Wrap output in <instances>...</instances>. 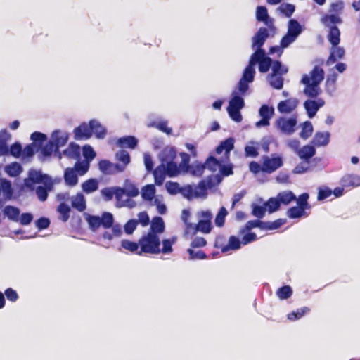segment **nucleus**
Returning a JSON list of instances; mask_svg holds the SVG:
<instances>
[{
	"mask_svg": "<svg viewBox=\"0 0 360 360\" xmlns=\"http://www.w3.org/2000/svg\"><path fill=\"white\" fill-rule=\"evenodd\" d=\"M39 152V149L34 144L29 143L22 148L21 157L23 160L32 158L35 153Z\"/></svg>",
	"mask_w": 360,
	"mask_h": 360,
	"instance_id": "nucleus-64",
	"label": "nucleus"
},
{
	"mask_svg": "<svg viewBox=\"0 0 360 360\" xmlns=\"http://www.w3.org/2000/svg\"><path fill=\"white\" fill-rule=\"evenodd\" d=\"M155 187L153 184H147L141 189V197L144 200L151 201L155 195Z\"/></svg>",
	"mask_w": 360,
	"mask_h": 360,
	"instance_id": "nucleus-43",
	"label": "nucleus"
},
{
	"mask_svg": "<svg viewBox=\"0 0 360 360\" xmlns=\"http://www.w3.org/2000/svg\"><path fill=\"white\" fill-rule=\"evenodd\" d=\"M117 188H118V186L104 188L101 191V195L105 201L111 200L114 195L115 197V199L117 201H120L121 200L120 196H119V197L117 196L118 195Z\"/></svg>",
	"mask_w": 360,
	"mask_h": 360,
	"instance_id": "nucleus-32",
	"label": "nucleus"
},
{
	"mask_svg": "<svg viewBox=\"0 0 360 360\" xmlns=\"http://www.w3.org/2000/svg\"><path fill=\"white\" fill-rule=\"evenodd\" d=\"M78 174L72 167H68L64 172V181L67 186L73 187L78 184Z\"/></svg>",
	"mask_w": 360,
	"mask_h": 360,
	"instance_id": "nucleus-22",
	"label": "nucleus"
},
{
	"mask_svg": "<svg viewBox=\"0 0 360 360\" xmlns=\"http://www.w3.org/2000/svg\"><path fill=\"white\" fill-rule=\"evenodd\" d=\"M63 156L71 159H78L80 157V147L75 143H70L68 147L63 151Z\"/></svg>",
	"mask_w": 360,
	"mask_h": 360,
	"instance_id": "nucleus-28",
	"label": "nucleus"
},
{
	"mask_svg": "<svg viewBox=\"0 0 360 360\" xmlns=\"http://www.w3.org/2000/svg\"><path fill=\"white\" fill-rule=\"evenodd\" d=\"M249 144L250 145H247L244 148L245 155L246 157H250V158L257 157L259 155V153H258L259 143L254 141H250L249 142Z\"/></svg>",
	"mask_w": 360,
	"mask_h": 360,
	"instance_id": "nucleus-47",
	"label": "nucleus"
},
{
	"mask_svg": "<svg viewBox=\"0 0 360 360\" xmlns=\"http://www.w3.org/2000/svg\"><path fill=\"white\" fill-rule=\"evenodd\" d=\"M313 125L310 121H305L302 124V130L300 133V137L304 140L309 138L313 133Z\"/></svg>",
	"mask_w": 360,
	"mask_h": 360,
	"instance_id": "nucleus-51",
	"label": "nucleus"
},
{
	"mask_svg": "<svg viewBox=\"0 0 360 360\" xmlns=\"http://www.w3.org/2000/svg\"><path fill=\"white\" fill-rule=\"evenodd\" d=\"M117 191V196H120L121 199L124 195H127L129 198H134L139 194L138 187L129 179H126L124 181L123 187L118 186Z\"/></svg>",
	"mask_w": 360,
	"mask_h": 360,
	"instance_id": "nucleus-9",
	"label": "nucleus"
},
{
	"mask_svg": "<svg viewBox=\"0 0 360 360\" xmlns=\"http://www.w3.org/2000/svg\"><path fill=\"white\" fill-rule=\"evenodd\" d=\"M286 222L285 219H278L274 221H264L262 230H276Z\"/></svg>",
	"mask_w": 360,
	"mask_h": 360,
	"instance_id": "nucleus-59",
	"label": "nucleus"
},
{
	"mask_svg": "<svg viewBox=\"0 0 360 360\" xmlns=\"http://www.w3.org/2000/svg\"><path fill=\"white\" fill-rule=\"evenodd\" d=\"M292 295V289L290 285H283L276 291V295L280 300H287Z\"/></svg>",
	"mask_w": 360,
	"mask_h": 360,
	"instance_id": "nucleus-63",
	"label": "nucleus"
},
{
	"mask_svg": "<svg viewBox=\"0 0 360 360\" xmlns=\"http://www.w3.org/2000/svg\"><path fill=\"white\" fill-rule=\"evenodd\" d=\"M4 171L9 176L16 177L22 173V167L20 163L13 162L6 165Z\"/></svg>",
	"mask_w": 360,
	"mask_h": 360,
	"instance_id": "nucleus-31",
	"label": "nucleus"
},
{
	"mask_svg": "<svg viewBox=\"0 0 360 360\" xmlns=\"http://www.w3.org/2000/svg\"><path fill=\"white\" fill-rule=\"evenodd\" d=\"M298 101L296 98H289L281 101L277 105L278 112L283 114H290L297 108Z\"/></svg>",
	"mask_w": 360,
	"mask_h": 360,
	"instance_id": "nucleus-14",
	"label": "nucleus"
},
{
	"mask_svg": "<svg viewBox=\"0 0 360 360\" xmlns=\"http://www.w3.org/2000/svg\"><path fill=\"white\" fill-rule=\"evenodd\" d=\"M74 139L77 141L87 140L92 136L91 120L89 123L82 122L73 130Z\"/></svg>",
	"mask_w": 360,
	"mask_h": 360,
	"instance_id": "nucleus-10",
	"label": "nucleus"
},
{
	"mask_svg": "<svg viewBox=\"0 0 360 360\" xmlns=\"http://www.w3.org/2000/svg\"><path fill=\"white\" fill-rule=\"evenodd\" d=\"M259 115L261 117L270 120L274 115V108L263 104L259 109Z\"/></svg>",
	"mask_w": 360,
	"mask_h": 360,
	"instance_id": "nucleus-58",
	"label": "nucleus"
},
{
	"mask_svg": "<svg viewBox=\"0 0 360 360\" xmlns=\"http://www.w3.org/2000/svg\"><path fill=\"white\" fill-rule=\"evenodd\" d=\"M330 133L328 131H318L315 134L311 143L317 147L326 146L330 142Z\"/></svg>",
	"mask_w": 360,
	"mask_h": 360,
	"instance_id": "nucleus-20",
	"label": "nucleus"
},
{
	"mask_svg": "<svg viewBox=\"0 0 360 360\" xmlns=\"http://www.w3.org/2000/svg\"><path fill=\"white\" fill-rule=\"evenodd\" d=\"M205 169L203 163L195 162L191 165L188 173L193 176L200 177L204 173Z\"/></svg>",
	"mask_w": 360,
	"mask_h": 360,
	"instance_id": "nucleus-50",
	"label": "nucleus"
},
{
	"mask_svg": "<svg viewBox=\"0 0 360 360\" xmlns=\"http://www.w3.org/2000/svg\"><path fill=\"white\" fill-rule=\"evenodd\" d=\"M117 146L120 148L134 149L138 145V139L134 136H125L117 140Z\"/></svg>",
	"mask_w": 360,
	"mask_h": 360,
	"instance_id": "nucleus-19",
	"label": "nucleus"
},
{
	"mask_svg": "<svg viewBox=\"0 0 360 360\" xmlns=\"http://www.w3.org/2000/svg\"><path fill=\"white\" fill-rule=\"evenodd\" d=\"M264 205L269 213H273L280 208L281 203L276 196V198H270L264 203Z\"/></svg>",
	"mask_w": 360,
	"mask_h": 360,
	"instance_id": "nucleus-62",
	"label": "nucleus"
},
{
	"mask_svg": "<svg viewBox=\"0 0 360 360\" xmlns=\"http://www.w3.org/2000/svg\"><path fill=\"white\" fill-rule=\"evenodd\" d=\"M165 229V225L163 219L161 217H155L152 219L148 233L158 236V234L162 233Z\"/></svg>",
	"mask_w": 360,
	"mask_h": 360,
	"instance_id": "nucleus-23",
	"label": "nucleus"
},
{
	"mask_svg": "<svg viewBox=\"0 0 360 360\" xmlns=\"http://www.w3.org/2000/svg\"><path fill=\"white\" fill-rule=\"evenodd\" d=\"M305 213V210L299 207L293 206L289 208L287 211V216L290 219H299L302 217Z\"/></svg>",
	"mask_w": 360,
	"mask_h": 360,
	"instance_id": "nucleus-60",
	"label": "nucleus"
},
{
	"mask_svg": "<svg viewBox=\"0 0 360 360\" xmlns=\"http://www.w3.org/2000/svg\"><path fill=\"white\" fill-rule=\"evenodd\" d=\"M3 214L9 220L18 222L19 221L20 210L13 205H6L3 209Z\"/></svg>",
	"mask_w": 360,
	"mask_h": 360,
	"instance_id": "nucleus-25",
	"label": "nucleus"
},
{
	"mask_svg": "<svg viewBox=\"0 0 360 360\" xmlns=\"http://www.w3.org/2000/svg\"><path fill=\"white\" fill-rule=\"evenodd\" d=\"M71 205L79 212H83L86 208V200L84 195L81 193L72 196L71 199Z\"/></svg>",
	"mask_w": 360,
	"mask_h": 360,
	"instance_id": "nucleus-26",
	"label": "nucleus"
},
{
	"mask_svg": "<svg viewBox=\"0 0 360 360\" xmlns=\"http://www.w3.org/2000/svg\"><path fill=\"white\" fill-rule=\"evenodd\" d=\"M321 22L325 26L330 27L333 25H335L337 23H341L342 19L337 13L328 14L324 15L321 18Z\"/></svg>",
	"mask_w": 360,
	"mask_h": 360,
	"instance_id": "nucleus-44",
	"label": "nucleus"
},
{
	"mask_svg": "<svg viewBox=\"0 0 360 360\" xmlns=\"http://www.w3.org/2000/svg\"><path fill=\"white\" fill-rule=\"evenodd\" d=\"M269 36L267 28L260 27L252 37L251 48L254 52L248 62L257 65L258 70L261 73H266L271 67V58L267 56L265 49L262 48Z\"/></svg>",
	"mask_w": 360,
	"mask_h": 360,
	"instance_id": "nucleus-1",
	"label": "nucleus"
},
{
	"mask_svg": "<svg viewBox=\"0 0 360 360\" xmlns=\"http://www.w3.org/2000/svg\"><path fill=\"white\" fill-rule=\"evenodd\" d=\"M344 48L338 46H332L330 49V55L326 61V65L330 66L334 64L338 60L342 59L345 56Z\"/></svg>",
	"mask_w": 360,
	"mask_h": 360,
	"instance_id": "nucleus-15",
	"label": "nucleus"
},
{
	"mask_svg": "<svg viewBox=\"0 0 360 360\" xmlns=\"http://www.w3.org/2000/svg\"><path fill=\"white\" fill-rule=\"evenodd\" d=\"M245 106L244 99L239 95L238 92L234 91L231 94V98L229 102V108L241 110Z\"/></svg>",
	"mask_w": 360,
	"mask_h": 360,
	"instance_id": "nucleus-30",
	"label": "nucleus"
},
{
	"mask_svg": "<svg viewBox=\"0 0 360 360\" xmlns=\"http://www.w3.org/2000/svg\"><path fill=\"white\" fill-rule=\"evenodd\" d=\"M176 157V150L174 147L167 146L159 153L158 158L161 164L174 161Z\"/></svg>",
	"mask_w": 360,
	"mask_h": 360,
	"instance_id": "nucleus-17",
	"label": "nucleus"
},
{
	"mask_svg": "<svg viewBox=\"0 0 360 360\" xmlns=\"http://www.w3.org/2000/svg\"><path fill=\"white\" fill-rule=\"evenodd\" d=\"M329 28L328 39L332 46H338L340 41V31L336 25H333Z\"/></svg>",
	"mask_w": 360,
	"mask_h": 360,
	"instance_id": "nucleus-37",
	"label": "nucleus"
},
{
	"mask_svg": "<svg viewBox=\"0 0 360 360\" xmlns=\"http://www.w3.org/2000/svg\"><path fill=\"white\" fill-rule=\"evenodd\" d=\"M275 127L282 134L290 136L296 131L297 119L296 115L290 117L281 116L275 121Z\"/></svg>",
	"mask_w": 360,
	"mask_h": 360,
	"instance_id": "nucleus-6",
	"label": "nucleus"
},
{
	"mask_svg": "<svg viewBox=\"0 0 360 360\" xmlns=\"http://www.w3.org/2000/svg\"><path fill=\"white\" fill-rule=\"evenodd\" d=\"M256 18L259 22H263L267 26L272 23L265 6H257L256 11Z\"/></svg>",
	"mask_w": 360,
	"mask_h": 360,
	"instance_id": "nucleus-36",
	"label": "nucleus"
},
{
	"mask_svg": "<svg viewBox=\"0 0 360 360\" xmlns=\"http://www.w3.org/2000/svg\"><path fill=\"white\" fill-rule=\"evenodd\" d=\"M235 140L232 137L226 139L225 140L220 142L219 146L216 148V153L221 154L224 151L225 159L229 160L230 153L234 148Z\"/></svg>",
	"mask_w": 360,
	"mask_h": 360,
	"instance_id": "nucleus-13",
	"label": "nucleus"
},
{
	"mask_svg": "<svg viewBox=\"0 0 360 360\" xmlns=\"http://www.w3.org/2000/svg\"><path fill=\"white\" fill-rule=\"evenodd\" d=\"M304 27L295 19H290L288 23L287 33L281 38V46L282 48H287L296 41L302 34Z\"/></svg>",
	"mask_w": 360,
	"mask_h": 360,
	"instance_id": "nucleus-4",
	"label": "nucleus"
},
{
	"mask_svg": "<svg viewBox=\"0 0 360 360\" xmlns=\"http://www.w3.org/2000/svg\"><path fill=\"white\" fill-rule=\"evenodd\" d=\"M162 169H163V165H158L153 171L155 184L157 186L162 185L165 179V176H167L166 172H165V171Z\"/></svg>",
	"mask_w": 360,
	"mask_h": 360,
	"instance_id": "nucleus-49",
	"label": "nucleus"
},
{
	"mask_svg": "<svg viewBox=\"0 0 360 360\" xmlns=\"http://www.w3.org/2000/svg\"><path fill=\"white\" fill-rule=\"evenodd\" d=\"M310 309L307 307H303L302 308H299L295 311H293L288 314V319L290 321H295L300 319L302 317L304 316V314L309 312Z\"/></svg>",
	"mask_w": 360,
	"mask_h": 360,
	"instance_id": "nucleus-52",
	"label": "nucleus"
},
{
	"mask_svg": "<svg viewBox=\"0 0 360 360\" xmlns=\"http://www.w3.org/2000/svg\"><path fill=\"white\" fill-rule=\"evenodd\" d=\"M338 75L335 72L329 74L326 81V91L330 96H333L336 91V81Z\"/></svg>",
	"mask_w": 360,
	"mask_h": 360,
	"instance_id": "nucleus-29",
	"label": "nucleus"
},
{
	"mask_svg": "<svg viewBox=\"0 0 360 360\" xmlns=\"http://www.w3.org/2000/svg\"><path fill=\"white\" fill-rule=\"evenodd\" d=\"M91 130L92 135L98 139H103L107 134V129L96 119L91 120Z\"/></svg>",
	"mask_w": 360,
	"mask_h": 360,
	"instance_id": "nucleus-16",
	"label": "nucleus"
},
{
	"mask_svg": "<svg viewBox=\"0 0 360 360\" xmlns=\"http://www.w3.org/2000/svg\"><path fill=\"white\" fill-rule=\"evenodd\" d=\"M241 240L239 239V238L231 236L229 237L228 244L226 245H224L221 248L222 252H226L229 250H236L240 248L241 247Z\"/></svg>",
	"mask_w": 360,
	"mask_h": 360,
	"instance_id": "nucleus-33",
	"label": "nucleus"
},
{
	"mask_svg": "<svg viewBox=\"0 0 360 360\" xmlns=\"http://www.w3.org/2000/svg\"><path fill=\"white\" fill-rule=\"evenodd\" d=\"M262 160V172L271 174L281 168L283 165V158L278 155H272L271 157L263 155Z\"/></svg>",
	"mask_w": 360,
	"mask_h": 360,
	"instance_id": "nucleus-7",
	"label": "nucleus"
},
{
	"mask_svg": "<svg viewBox=\"0 0 360 360\" xmlns=\"http://www.w3.org/2000/svg\"><path fill=\"white\" fill-rule=\"evenodd\" d=\"M267 80L269 85L275 89L280 90L283 87V77L282 75L270 73L267 76Z\"/></svg>",
	"mask_w": 360,
	"mask_h": 360,
	"instance_id": "nucleus-34",
	"label": "nucleus"
},
{
	"mask_svg": "<svg viewBox=\"0 0 360 360\" xmlns=\"http://www.w3.org/2000/svg\"><path fill=\"white\" fill-rule=\"evenodd\" d=\"M271 72L273 74L284 75L288 73V68L280 61V60H273L271 59Z\"/></svg>",
	"mask_w": 360,
	"mask_h": 360,
	"instance_id": "nucleus-39",
	"label": "nucleus"
},
{
	"mask_svg": "<svg viewBox=\"0 0 360 360\" xmlns=\"http://www.w3.org/2000/svg\"><path fill=\"white\" fill-rule=\"evenodd\" d=\"M212 226L211 221H204L200 219L196 225H193L192 229L194 230V233L200 231L204 233H209L212 230Z\"/></svg>",
	"mask_w": 360,
	"mask_h": 360,
	"instance_id": "nucleus-48",
	"label": "nucleus"
},
{
	"mask_svg": "<svg viewBox=\"0 0 360 360\" xmlns=\"http://www.w3.org/2000/svg\"><path fill=\"white\" fill-rule=\"evenodd\" d=\"M84 219L88 223L89 228L92 231H96L101 226L100 217L88 213L84 214Z\"/></svg>",
	"mask_w": 360,
	"mask_h": 360,
	"instance_id": "nucleus-38",
	"label": "nucleus"
},
{
	"mask_svg": "<svg viewBox=\"0 0 360 360\" xmlns=\"http://www.w3.org/2000/svg\"><path fill=\"white\" fill-rule=\"evenodd\" d=\"M82 189L86 194L95 192L98 189V181L96 179H89L82 184Z\"/></svg>",
	"mask_w": 360,
	"mask_h": 360,
	"instance_id": "nucleus-35",
	"label": "nucleus"
},
{
	"mask_svg": "<svg viewBox=\"0 0 360 360\" xmlns=\"http://www.w3.org/2000/svg\"><path fill=\"white\" fill-rule=\"evenodd\" d=\"M176 241V237L174 236L171 238L163 239L162 240V248H160V252L163 254H169L173 251V245Z\"/></svg>",
	"mask_w": 360,
	"mask_h": 360,
	"instance_id": "nucleus-54",
	"label": "nucleus"
},
{
	"mask_svg": "<svg viewBox=\"0 0 360 360\" xmlns=\"http://www.w3.org/2000/svg\"><path fill=\"white\" fill-rule=\"evenodd\" d=\"M307 76L309 78V82L320 84L324 79L325 72L322 68L314 65L309 74H307Z\"/></svg>",
	"mask_w": 360,
	"mask_h": 360,
	"instance_id": "nucleus-21",
	"label": "nucleus"
},
{
	"mask_svg": "<svg viewBox=\"0 0 360 360\" xmlns=\"http://www.w3.org/2000/svg\"><path fill=\"white\" fill-rule=\"evenodd\" d=\"M222 162V160H218L214 156H210L207 158L206 161L203 164L205 169L207 168L212 172H215L218 169H219Z\"/></svg>",
	"mask_w": 360,
	"mask_h": 360,
	"instance_id": "nucleus-42",
	"label": "nucleus"
},
{
	"mask_svg": "<svg viewBox=\"0 0 360 360\" xmlns=\"http://www.w3.org/2000/svg\"><path fill=\"white\" fill-rule=\"evenodd\" d=\"M180 156L181 158V161L179 165V167L181 174H186L188 173L189 167L191 165L190 162V156L188 154L186 153H181Z\"/></svg>",
	"mask_w": 360,
	"mask_h": 360,
	"instance_id": "nucleus-53",
	"label": "nucleus"
},
{
	"mask_svg": "<svg viewBox=\"0 0 360 360\" xmlns=\"http://www.w3.org/2000/svg\"><path fill=\"white\" fill-rule=\"evenodd\" d=\"M300 82L304 85L303 93L305 96L315 98L321 94L320 84L309 82L307 74L302 75Z\"/></svg>",
	"mask_w": 360,
	"mask_h": 360,
	"instance_id": "nucleus-8",
	"label": "nucleus"
},
{
	"mask_svg": "<svg viewBox=\"0 0 360 360\" xmlns=\"http://www.w3.org/2000/svg\"><path fill=\"white\" fill-rule=\"evenodd\" d=\"M30 139L32 141L31 143L39 149L47 140V136L44 133L34 131L31 134Z\"/></svg>",
	"mask_w": 360,
	"mask_h": 360,
	"instance_id": "nucleus-46",
	"label": "nucleus"
},
{
	"mask_svg": "<svg viewBox=\"0 0 360 360\" xmlns=\"http://www.w3.org/2000/svg\"><path fill=\"white\" fill-rule=\"evenodd\" d=\"M256 64L248 62V65L243 70L242 77L240 79L237 89L238 94H245L249 89V84L253 82L256 74Z\"/></svg>",
	"mask_w": 360,
	"mask_h": 360,
	"instance_id": "nucleus-5",
	"label": "nucleus"
},
{
	"mask_svg": "<svg viewBox=\"0 0 360 360\" xmlns=\"http://www.w3.org/2000/svg\"><path fill=\"white\" fill-rule=\"evenodd\" d=\"M140 245V250L137 252V255H142L143 254L157 255L160 253V239L159 236L147 233L143 235L139 240Z\"/></svg>",
	"mask_w": 360,
	"mask_h": 360,
	"instance_id": "nucleus-3",
	"label": "nucleus"
},
{
	"mask_svg": "<svg viewBox=\"0 0 360 360\" xmlns=\"http://www.w3.org/2000/svg\"><path fill=\"white\" fill-rule=\"evenodd\" d=\"M340 184L345 188L359 186L360 176L354 174L345 175L340 180Z\"/></svg>",
	"mask_w": 360,
	"mask_h": 360,
	"instance_id": "nucleus-24",
	"label": "nucleus"
},
{
	"mask_svg": "<svg viewBox=\"0 0 360 360\" xmlns=\"http://www.w3.org/2000/svg\"><path fill=\"white\" fill-rule=\"evenodd\" d=\"M55 148L53 145L48 141L44 145L43 144L39 148V154L37 155L38 160L41 162L47 161L51 158Z\"/></svg>",
	"mask_w": 360,
	"mask_h": 360,
	"instance_id": "nucleus-12",
	"label": "nucleus"
},
{
	"mask_svg": "<svg viewBox=\"0 0 360 360\" xmlns=\"http://www.w3.org/2000/svg\"><path fill=\"white\" fill-rule=\"evenodd\" d=\"M101 226L104 229H110L114 224V217L111 212H103L100 217Z\"/></svg>",
	"mask_w": 360,
	"mask_h": 360,
	"instance_id": "nucleus-45",
	"label": "nucleus"
},
{
	"mask_svg": "<svg viewBox=\"0 0 360 360\" xmlns=\"http://www.w3.org/2000/svg\"><path fill=\"white\" fill-rule=\"evenodd\" d=\"M160 165H163L162 169L169 177H175L181 174L179 165L174 161L160 164Z\"/></svg>",
	"mask_w": 360,
	"mask_h": 360,
	"instance_id": "nucleus-27",
	"label": "nucleus"
},
{
	"mask_svg": "<svg viewBox=\"0 0 360 360\" xmlns=\"http://www.w3.org/2000/svg\"><path fill=\"white\" fill-rule=\"evenodd\" d=\"M68 140L69 135L66 131L56 129L51 133L49 141L57 149L58 148H61L65 146Z\"/></svg>",
	"mask_w": 360,
	"mask_h": 360,
	"instance_id": "nucleus-11",
	"label": "nucleus"
},
{
	"mask_svg": "<svg viewBox=\"0 0 360 360\" xmlns=\"http://www.w3.org/2000/svg\"><path fill=\"white\" fill-rule=\"evenodd\" d=\"M316 148L314 146L305 145L297 151L298 157L304 160L306 163L309 164L310 160L316 154Z\"/></svg>",
	"mask_w": 360,
	"mask_h": 360,
	"instance_id": "nucleus-18",
	"label": "nucleus"
},
{
	"mask_svg": "<svg viewBox=\"0 0 360 360\" xmlns=\"http://www.w3.org/2000/svg\"><path fill=\"white\" fill-rule=\"evenodd\" d=\"M99 170L105 175H112V162L108 160H101L98 164Z\"/></svg>",
	"mask_w": 360,
	"mask_h": 360,
	"instance_id": "nucleus-61",
	"label": "nucleus"
},
{
	"mask_svg": "<svg viewBox=\"0 0 360 360\" xmlns=\"http://www.w3.org/2000/svg\"><path fill=\"white\" fill-rule=\"evenodd\" d=\"M90 163L85 160H78L75 162L74 167L76 172L80 175H84L89 169Z\"/></svg>",
	"mask_w": 360,
	"mask_h": 360,
	"instance_id": "nucleus-55",
	"label": "nucleus"
},
{
	"mask_svg": "<svg viewBox=\"0 0 360 360\" xmlns=\"http://www.w3.org/2000/svg\"><path fill=\"white\" fill-rule=\"evenodd\" d=\"M22 153V147L20 142L16 141L11 144L10 147L8 146V155H10L15 158H19Z\"/></svg>",
	"mask_w": 360,
	"mask_h": 360,
	"instance_id": "nucleus-56",
	"label": "nucleus"
},
{
	"mask_svg": "<svg viewBox=\"0 0 360 360\" xmlns=\"http://www.w3.org/2000/svg\"><path fill=\"white\" fill-rule=\"evenodd\" d=\"M24 185L30 191H34L37 199L41 202H45L49 193L53 191L49 174L40 169H30L27 177L24 179Z\"/></svg>",
	"mask_w": 360,
	"mask_h": 360,
	"instance_id": "nucleus-2",
	"label": "nucleus"
},
{
	"mask_svg": "<svg viewBox=\"0 0 360 360\" xmlns=\"http://www.w3.org/2000/svg\"><path fill=\"white\" fill-rule=\"evenodd\" d=\"M303 105L309 118L311 119L315 117L319 110L315 100L308 99L304 101Z\"/></svg>",
	"mask_w": 360,
	"mask_h": 360,
	"instance_id": "nucleus-40",
	"label": "nucleus"
},
{
	"mask_svg": "<svg viewBox=\"0 0 360 360\" xmlns=\"http://www.w3.org/2000/svg\"><path fill=\"white\" fill-rule=\"evenodd\" d=\"M276 196H277L281 205L283 204V205H287L290 204L292 201H294L296 200L295 195L293 193V192H292L290 191L280 192L277 194Z\"/></svg>",
	"mask_w": 360,
	"mask_h": 360,
	"instance_id": "nucleus-41",
	"label": "nucleus"
},
{
	"mask_svg": "<svg viewBox=\"0 0 360 360\" xmlns=\"http://www.w3.org/2000/svg\"><path fill=\"white\" fill-rule=\"evenodd\" d=\"M121 247L131 252L136 253L139 252L140 245L138 242L131 241L129 240L124 239L121 241Z\"/></svg>",
	"mask_w": 360,
	"mask_h": 360,
	"instance_id": "nucleus-57",
	"label": "nucleus"
}]
</instances>
